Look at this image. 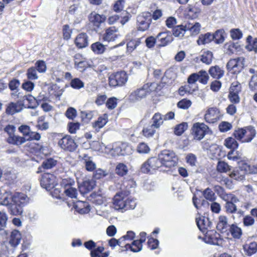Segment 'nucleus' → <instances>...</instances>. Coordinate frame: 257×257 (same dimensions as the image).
Instances as JSON below:
<instances>
[{
    "label": "nucleus",
    "instance_id": "f257e3e1",
    "mask_svg": "<svg viewBox=\"0 0 257 257\" xmlns=\"http://www.w3.org/2000/svg\"><path fill=\"white\" fill-rule=\"evenodd\" d=\"M220 189L222 190V193L219 194V197L225 201L224 208L226 212L228 213H235L237 211V206L235 204L239 201L238 198L233 194L226 193L221 188Z\"/></svg>",
    "mask_w": 257,
    "mask_h": 257
},
{
    "label": "nucleus",
    "instance_id": "f03ea898",
    "mask_svg": "<svg viewBox=\"0 0 257 257\" xmlns=\"http://www.w3.org/2000/svg\"><path fill=\"white\" fill-rule=\"evenodd\" d=\"M158 156L162 164L163 167L170 168L175 166L177 164L178 157L172 151L163 150L158 155Z\"/></svg>",
    "mask_w": 257,
    "mask_h": 257
},
{
    "label": "nucleus",
    "instance_id": "7ed1b4c3",
    "mask_svg": "<svg viewBox=\"0 0 257 257\" xmlns=\"http://www.w3.org/2000/svg\"><path fill=\"white\" fill-rule=\"evenodd\" d=\"M163 167L162 164L159 158L151 157L144 162L141 168V170L144 173L153 174L156 170Z\"/></svg>",
    "mask_w": 257,
    "mask_h": 257
},
{
    "label": "nucleus",
    "instance_id": "20e7f679",
    "mask_svg": "<svg viewBox=\"0 0 257 257\" xmlns=\"http://www.w3.org/2000/svg\"><path fill=\"white\" fill-rule=\"evenodd\" d=\"M128 80L126 73L123 71L111 74L108 78L109 84L112 87H120L124 85Z\"/></svg>",
    "mask_w": 257,
    "mask_h": 257
},
{
    "label": "nucleus",
    "instance_id": "39448f33",
    "mask_svg": "<svg viewBox=\"0 0 257 257\" xmlns=\"http://www.w3.org/2000/svg\"><path fill=\"white\" fill-rule=\"evenodd\" d=\"M245 65V59L243 57L230 59L226 65L227 69L233 74L240 72Z\"/></svg>",
    "mask_w": 257,
    "mask_h": 257
},
{
    "label": "nucleus",
    "instance_id": "423d86ee",
    "mask_svg": "<svg viewBox=\"0 0 257 257\" xmlns=\"http://www.w3.org/2000/svg\"><path fill=\"white\" fill-rule=\"evenodd\" d=\"M151 23L152 15L150 13H143L137 17V26L139 31H145L148 30Z\"/></svg>",
    "mask_w": 257,
    "mask_h": 257
},
{
    "label": "nucleus",
    "instance_id": "0eeeda50",
    "mask_svg": "<svg viewBox=\"0 0 257 257\" xmlns=\"http://www.w3.org/2000/svg\"><path fill=\"white\" fill-rule=\"evenodd\" d=\"M126 197L120 194H116L113 199V204L115 209L124 211L128 209H134L135 203L134 202L131 201V204L128 207L125 205L124 201Z\"/></svg>",
    "mask_w": 257,
    "mask_h": 257
},
{
    "label": "nucleus",
    "instance_id": "6e6552de",
    "mask_svg": "<svg viewBox=\"0 0 257 257\" xmlns=\"http://www.w3.org/2000/svg\"><path fill=\"white\" fill-rule=\"evenodd\" d=\"M192 131L194 139L201 140L204 138L205 134L208 133L209 129L208 126L204 123L197 122L194 124Z\"/></svg>",
    "mask_w": 257,
    "mask_h": 257
},
{
    "label": "nucleus",
    "instance_id": "1a4fd4ad",
    "mask_svg": "<svg viewBox=\"0 0 257 257\" xmlns=\"http://www.w3.org/2000/svg\"><path fill=\"white\" fill-rule=\"evenodd\" d=\"M40 184L43 188L50 191L57 185L56 177L51 174H44L42 176Z\"/></svg>",
    "mask_w": 257,
    "mask_h": 257
},
{
    "label": "nucleus",
    "instance_id": "9d476101",
    "mask_svg": "<svg viewBox=\"0 0 257 257\" xmlns=\"http://www.w3.org/2000/svg\"><path fill=\"white\" fill-rule=\"evenodd\" d=\"M60 148L65 151L73 152L77 148V145L70 136H65L58 142Z\"/></svg>",
    "mask_w": 257,
    "mask_h": 257
},
{
    "label": "nucleus",
    "instance_id": "9b49d317",
    "mask_svg": "<svg viewBox=\"0 0 257 257\" xmlns=\"http://www.w3.org/2000/svg\"><path fill=\"white\" fill-rule=\"evenodd\" d=\"M136 187V183L133 180H125L121 184L120 191L118 194H120L125 196L134 192Z\"/></svg>",
    "mask_w": 257,
    "mask_h": 257
},
{
    "label": "nucleus",
    "instance_id": "f8f14e48",
    "mask_svg": "<svg viewBox=\"0 0 257 257\" xmlns=\"http://www.w3.org/2000/svg\"><path fill=\"white\" fill-rule=\"evenodd\" d=\"M219 117L220 112L216 107L209 108L204 115L206 121L210 123H213L217 121Z\"/></svg>",
    "mask_w": 257,
    "mask_h": 257
},
{
    "label": "nucleus",
    "instance_id": "ddd939ff",
    "mask_svg": "<svg viewBox=\"0 0 257 257\" xmlns=\"http://www.w3.org/2000/svg\"><path fill=\"white\" fill-rule=\"evenodd\" d=\"M157 38L158 42H160L159 45L160 47L166 46L173 40L171 33L168 31L159 33L157 36Z\"/></svg>",
    "mask_w": 257,
    "mask_h": 257
},
{
    "label": "nucleus",
    "instance_id": "4468645a",
    "mask_svg": "<svg viewBox=\"0 0 257 257\" xmlns=\"http://www.w3.org/2000/svg\"><path fill=\"white\" fill-rule=\"evenodd\" d=\"M11 198L12 202L22 207L27 204L29 201V198L26 194L19 192H16L12 195Z\"/></svg>",
    "mask_w": 257,
    "mask_h": 257
},
{
    "label": "nucleus",
    "instance_id": "2eb2a0df",
    "mask_svg": "<svg viewBox=\"0 0 257 257\" xmlns=\"http://www.w3.org/2000/svg\"><path fill=\"white\" fill-rule=\"evenodd\" d=\"M149 93L148 88L143 87L132 92L130 95V98L132 101H136L145 98Z\"/></svg>",
    "mask_w": 257,
    "mask_h": 257
},
{
    "label": "nucleus",
    "instance_id": "dca6fc26",
    "mask_svg": "<svg viewBox=\"0 0 257 257\" xmlns=\"http://www.w3.org/2000/svg\"><path fill=\"white\" fill-rule=\"evenodd\" d=\"M118 29L115 27L107 28L103 35V40L107 42L115 41L118 38Z\"/></svg>",
    "mask_w": 257,
    "mask_h": 257
},
{
    "label": "nucleus",
    "instance_id": "f3484780",
    "mask_svg": "<svg viewBox=\"0 0 257 257\" xmlns=\"http://www.w3.org/2000/svg\"><path fill=\"white\" fill-rule=\"evenodd\" d=\"M106 19L105 15L98 14L95 12H92L89 16L90 23L97 28H99L100 25L105 22Z\"/></svg>",
    "mask_w": 257,
    "mask_h": 257
},
{
    "label": "nucleus",
    "instance_id": "a211bd4d",
    "mask_svg": "<svg viewBox=\"0 0 257 257\" xmlns=\"http://www.w3.org/2000/svg\"><path fill=\"white\" fill-rule=\"evenodd\" d=\"M75 44L79 48H83L88 45V36L86 33H81L77 35L75 40Z\"/></svg>",
    "mask_w": 257,
    "mask_h": 257
},
{
    "label": "nucleus",
    "instance_id": "6ab92c4d",
    "mask_svg": "<svg viewBox=\"0 0 257 257\" xmlns=\"http://www.w3.org/2000/svg\"><path fill=\"white\" fill-rule=\"evenodd\" d=\"M229 226L227 217L224 215H220L218 218V221L216 225L217 229L222 232H224Z\"/></svg>",
    "mask_w": 257,
    "mask_h": 257
},
{
    "label": "nucleus",
    "instance_id": "aec40b11",
    "mask_svg": "<svg viewBox=\"0 0 257 257\" xmlns=\"http://www.w3.org/2000/svg\"><path fill=\"white\" fill-rule=\"evenodd\" d=\"M256 135V131L254 127L248 126L245 127V136L243 143H249Z\"/></svg>",
    "mask_w": 257,
    "mask_h": 257
},
{
    "label": "nucleus",
    "instance_id": "412c9836",
    "mask_svg": "<svg viewBox=\"0 0 257 257\" xmlns=\"http://www.w3.org/2000/svg\"><path fill=\"white\" fill-rule=\"evenodd\" d=\"M21 239V233L17 230H14L12 231L10 235L9 243L14 247H16L20 244Z\"/></svg>",
    "mask_w": 257,
    "mask_h": 257
},
{
    "label": "nucleus",
    "instance_id": "4be33fe9",
    "mask_svg": "<svg viewBox=\"0 0 257 257\" xmlns=\"http://www.w3.org/2000/svg\"><path fill=\"white\" fill-rule=\"evenodd\" d=\"M76 210L81 214L87 213L90 211L88 202L78 201L74 205Z\"/></svg>",
    "mask_w": 257,
    "mask_h": 257
},
{
    "label": "nucleus",
    "instance_id": "5701e85b",
    "mask_svg": "<svg viewBox=\"0 0 257 257\" xmlns=\"http://www.w3.org/2000/svg\"><path fill=\"white\" fill-rule=\"evenodd\" d=\"M209 73L214 78L219 79L223 77L224 71L218 66L216 65L210 67Z\"/></svg>",
    "mask_w": 257,
    "mask_h": 257
},
{
    "label": "nucleus",
    "instance_id": "b1692460",
    "mask_svg": "<svg viewBox=\"0 0 257 257\" xmlns=\"http://www.w3.org/2000/svg\"><path fill=\"white\" fill-rule=\"evenodd\" d=\"M186 29L190 32V35H196L200 31L201 25L198 22L189 23L186 25Z\"/></svg>",
    "mask_w": 257,
    "mask_h": 257
},
{
    "label": "nucleus",
    "instance_id": "393cba45",
    "mask_svg": "<svg viewBox=\"0 0 257 257\" xmlns=\"http://www.w3.org/2000/svg\"><path fill=\"white\" fill-rule=\"evenodd\" d=\"M213 40V34L207 33L199 35L197 43L198 45H205Z\"/></svg>",
    "mask_w": 257,
    "mask_h": 257
},
{
    "label": "nucleus",
    "instance_id": "a878e982",
    "mask_svg": "<svg viewBox=\"0 0 257 257\" xmlns=\"http://www.w3.org/2000/svg\"><path fill=\"white\" fill-rule=\"evenodd\" d=\"M219 234L213 231H207L205 235V239H208L205 241L208 243L212 244H218V238L219 237Z\"/></svg>",
    "mask_w": 257,
    "mask_h": 257
},
{
    "label": "nucleus",
    "instance_id": "bb28decb",
    "mask_svg": "<svg viewBox=\"0 0 257 257\" xmlns=\"http://www.w3.org/2000/svg\"><path fill=\"white\" fill-rule=\"evenodd\" d=\"M83 164L85 169L88 171H93L96 169V164L92 161V159L87 155H85L83 158Z\"/></svg>",
    "mask_w": 257,
    "mask_h": 257
},
{
    "label": "nucleus",
    "instance_id": "cd10ccee",
    "mask_svg": "<svg viewBox=\"0 0 257 257\" xmlns=\"http://www.w3.org/2000/svg\"><path fill=\"white\" fill-rule=\"evenodd\" d=\"M152 123L153 126H155L156 128H159L161 125L163 124L164 121L163 115L161 114L159 112L155 113L152 118Z\"/></svg>",
    "mask_w": 257,
    "mask_h": 257
},
{
    "label": "nucleus",
    "instance_id": "c85d7f7f",
    "mask_svg": "<svg viewBox=\"0 0 257 257\" xmlns=\"http://www.w3.org/2000/svg\"><path fill=\"white\" fill-rule=\"evenodd\" d=\"M108 120L107 115L104 114L102 116L99 117L97 120L93 123V126L98 131L99 130L103 127L107 123Z\"/></svg>",
    "mask_w": 257,
    "mask_h": 257
},
{
    "label": "nucleus",
    "instance_id": "c756f323",
    "mask_svg": "<svg viewBox=\"0 0 257 257\" xmlns=\"http://www.w3.org/2000/svg\"><path fill=\"white\" fill-rule=\"evenodd\" d=\"M196 221L197 226L203 232H205L209 226L208 218H205L204 217L196 218Z\"/></svg>",
    "mask_w": 257,
    "mask_h": 257
},
{
    "label": "nucleus",
    "instance_id": "7c9ffc66",
    "mask_svg": "<svg viewBox=\"0 0 257 257\" xmlns=\"http://www.w3.org/2000/svg\"><path fill=\"white\" fill-rule=\"evenodd\" d=\"M243 248L245 253L250 256L257 251V243L255 242H250L243 245Z\"/></svg>",
    "mask_w": 257,
    "mask_h": 257
},
{
    "label": "nucleus",
    "instance_id": "2f4dec72",
    "mask_svg": "<svg viewBox=\"0 0 257 257\" xmlns=\"http://www.w3.org/2000/svg\"><path fill=\"white\" fill-rule=\"evenodd\" d=\"M225 35V33L223 30H218L213 34V40H214L216 44L222 43L224 41Z\"/></svg>",
    "mask_w": 257,
    "mask_h": 257
},
{
    "label": "nucleus",
    "instance_id": "473e14b6",
    "mask_svg": "<svg viewBox=\"0 0 257 257\" xmlns=\"http://www.w3.org/2000/svg\"><path fill=\"white\" fill-rule=\"evenodd\" d=\"M126 249L130 248L133 252H139L142 249V244L138 240H134L131 244L125 243Z\"/></svg>",
    "mask_w": 257,
    "mask_h": 257
},
{
    "label": "nucleus",
    "instance_id": "72a5a7b5",
    "mask_svg": "<svg viewBox=\"0 0 257 257\" xmlns=\"http://www.w3.org/2000/svg\"><path fill=\"white\" fill-rule=\"evenodd\" d=\"M10 213L13 215H21L23 213V207L12 202L8 207Z\"/></svg>",
    "mask_w": 257,
    "mask_h": 257
},
{
    "label": "nucleus",
    "instance_id": "f704fd0d",
    "mask_svg": "<svg viewBox=\"0 0 257 257\" xmlns=\"http://www.w3.org/2000/svg\"><path fill=\"white\" fill-rule=\"evenodd\" d=\"M186 32V25L185 26L182 25L176 26L173 29V35L180 38L183 37Z\"/></svg>",
    "mask_w": 257,
    "mask_h": 257
},
{
    "label": "nucleus",
    "instance_id": "c9c22d12",
    "mask_svg": "<svg viewBox=\"0 0 257 257\" xmlns=\"http://www.w3.org/2000/svg\"><path fill=\"white\" fill-rule=\"evenodd\" d=\"M26 138L15 136L14 135L13 136H11V137H9L8 138V142L9 143L18 146L23 144L26 142Z\"/></svg>",
    "mask_w": 257,
    "mask_h": 257
},
{
    "label": "nucleus",
    "instance_id": "e433bc0d",
    "mask_svg": "<svg viewBox=\"0 0 257 257\" xmlns=\"http://www.w3.org/2000/svg\"><path fill=\"white\" fill-rule=\"evenodd\" d=\"M249 73L253 74L249 82V86L251 88H255L257 87V66H254L249 69Z\"/></svg>",
    "mask_w": 257,
    "mask_h": 257
},
{
    "label": "nucleus",
    "instance_id": "4c0bfd02",
    "mask_svg": "<svg viewBox=\"0 0 257 257\" xmlns=\"http://www.w3.org/2000/svg\"><path fill=\"white\" fill-rule=\"evenodd\" d=\"M229 232L234 238L239 239L242 235V230L237 225L232 224L229 226Z\"/></svg>",
    "mask_w": 257,
    "mask_h": 257
},
{
    "label": "nucleus",
    "instance_id": "58836bf2",
    "mask_svg": "<svg viewBox=\"0 0 257 257\" xmlns=\"http://www.w3.org/2000/svg\"><path fill=\"white\" fill-rule=\"evenodd\" d=\"M22 109L21 105L18 103H11L6 109V112L9 114H14L20 111Z\"/></svg>",
    "mask_w": 257,
    "mask_h": 257
},
{
    "label": "nucleus",
    "instance_id": "ea45409f",
    "mask_svg": "<svg viewBox=\"0 0 257 257\" xmlns=\"http://www.w3.org/2000/svg\"><path fill=\"white\" fill-rule=\"evenodd\" d=\"M224 145L228 149L234 150L238 147V144L234 138L228 137L224 141Z\"/></svg>",
    "mask_w": 257,
    "mask_h": 257
},
{
    "label": "nucleus",
    "instance_id": "a19ab883",
    "mask_svg": "<svg viewBox=\"0 0 257 257\" xmlns=\"http://www.w3.org/2000/svg\"><path fill=\"white\" fill-rule=\"evenodd\" d=\"M81 57V56L79 54H76L74 56V65L80 71L84 70L87 66V63L86 61L83 60L78 61L77 60V59H79Z\"/></svg>",
    "mask_w": 257,
    "mask_h": 257
},
{
    "label": "nucleus",
    "instance_id": "79ce46f5",
    "mask_svg": "<svg viewBox=\"0 0 257 257\" xmlns=\"http://www.w3.org/2000/svg\"><path fill=\"white\" fill-rule=\"evenodd\" d=\"M91 48L96 54H102L106 49L105 46L99 42L92 44L91 46Z\"/></svg>",
    "mask_w": 257,
    "mask_h": 257
},
{
    "label": "nucleus",
    "instance_id": "37998d69",
    "mask_svg": "<svg viewBox=\"0 0 257 257\" xmlns=\"http://www.w3.org/2000/svg\"><path fill=\"white\" fill-rule=\"evenodd\" d=\"M244 172L242 170L236 169L234 170L229 175L230 178L237 180L241 181L244 179Z\"/></svg>",
    "mask_w": 257,
    "mask_h": 257
},
{
    "label": "nucleus",
    "instance_id": "c03bdc74",
    "mask_svg": "<svg viewBox=\"0 0 257 257\" xmlns=\"http://www.w3.org/2000/svg\"><path fill=\"white\" fill-rule=\"evenodd\" d=\"M216 169L218 172L226 173L230 170L231 167L224 161H219L217 165Z\"/></svg>",
    "mask_w": 257,
    "mask_h": 257
},
{
    "label": "nucleus",
    "instance_id": "a18cd8bd",
    "mask_svg": "<svg viewBox=\"0 0 257 257\" xmlns=\"http://www.w3.org/2000/svg\"><path fill=\"white\" fill-rule=\"evenodd\" d=\"M115 171L118 175L123 176L127 173L128 169L125 164L120 163L116 165Z\"/></svg>",
    "mask_w": 257,
    "mask_h": 257
},
{
    "label": "nucleus",
    "instance_id": "49530a36",
    "mask_svg": "<svg viewBox=\"0 0 257 257\" xmlns=\"http://www.w3.org/2000/svg\"><path fill=\"white\" fill-rule=\"evenodd\" d=\"M213 56V53L211 51L204 52L201 55V61L206 64L209 65L212 61Z\"/></svg>",
    "mask_w": 257,
    "mask_h": 257
},
{
    "label": "nucleus",
    "instance_id": "de8ad7c7",
    "mask_svg": "<svg viewBox=\"0 0 257 257\" xmlns=\"http://www.w3.org/2000/svg\"><path fill=\"white\" fill-rule=\"evenodd\" d=\"M143 135L147 138H152L156 133V127L152 124L144 127L143 130Z\"/></svg>",
    "mask_w": 257,
    "mask_h": 257
},
{
    "label": "nucleus",
    "instance_id": "09e8293b",
    "mask_svg": "<svg viewBox=\"0 0 257 257\" xmlns=\"http://www.w3.org/2000/svg\"><path fill=\"white\" fill-rule=\"evenodd\" d=\"M143 38H137L129 41L127 43V48L128 51H132L135 50L141 43Z\"/></svg>",
    "mask_w": 257,
    "mask_h": 257
},
{
    "label": "nucleus",
    "instance_id": "8fccbe9b",
    "mask_svg": "<svg viewBox=\"0 0 257 257\" xmlns=\"http://www.w3.org/2000/svg\"><path fill=\"white\" fill-rule=\"evenodd\" d=\"M203 194L204 198L210 201H214L216 199L214 192L209 188L204 190Z\"/></svg>",
    "mask_w": 257,
    "mask_h": 257
},
{
    "label": "nucleus",
    "instance_id": "3c124183",
    "mask_svg": "<svg viewBox=\"0 0 257 257\" xmlns=\"http://www.w3.org/2000/svg\"><path fill=\"white\" fill-rule=\"evenodd\" d=\"M187 123L182 122L176 126L174 128V133L177 136H180L187 129Z\"/></svg>",
    "mask_w": 257,
    "mask_h": 257
},
{
    "label": "nucleus",
    "instance_id": "603ef678",
    "mask_svg": "<svg viewBox=\"0 0 257 257\" xmlns=\"http://www.w3.org/2000/svg\"><path fill=\"white\" fill-rule=\"evenodd\" d=\"M23 100H27L29 104L28 105L29 108H34L37 106V102L35 98L31 95H24L23 97Z\"/></svg>",
    "mask_w": 257,
    "mask_h": 257
},
{
    "label": "nucleus",
    "instance_id": "864d4df0",
    "mask_svg": "<svg viewBox=\"0 0 257 257\" xmlns=\"http://www.w3.org/2000/svg\"><path fill=\"white\" fill-rule=\"evenodd\" d=\"M233 136L235 139L243 143L245 136V128H238L234 131Z\"/></svg>",
    "mask_w": 257,
    "mask_h": 257
},
{
    "label": "nucleus",
    "instance_id": "5fc2aeb1",
    "mask_svg": "<svg viewBox=\"0 0 257 257\" xmlns=\"http://www.w3.org/2000/svg\"><path fill=\"white\" fill-rule=\"evenodd\" d=\"M34 67H35L37 71L39 73H45L47 70L46 63L43 60L37 61Z\"/></svg>",
    "mask_w": 257,
    "mask_h": 257
},
{
    "label": "nucleus",
    "instance_id": "6e6d98bb",
    "mask_svg": "<svg viewBox=\"0 0 257 257\" xmlns=\"http://www.w3.org/2000/svg\"><path fill=\"white\" fill-rule=\"evenodd\" d=\"M70 85L74 89H80L84 87V83L80 79L75 78L71 80Z\"/></svg>",
    "mask_w": 257,
    "mask_h": 257
},
{
    "label": "nucleus",
    "instance_id": "4d7b16f0",
    "mask_svg": "<svg viewBox=\"0 0 257 257\" xmlns=\"http://www.w3.org/2000/svg\"><path fill=\"white\" fill-rule=\"evenodd\" d=\"M198 75V81L204 84H207L209 76L206 72V71L204 70H201L197 73Z\"/></svg>",
    "mask_w": 257,
    "mask_h": 257
},
{
    "label": "nucleus",
    "instance_id": "13d9d810",
    "mask_svg": "<svg viewBox=\"0 0 257 257\" xmlns=\"http://www.w3.org/2000/svg\"><path fill=\"white\" fill-rule=\"evenodd\" d=\"M27 77L30 80H36L38 78L37 71L36 68L32 67L29 68L27 72Z\"/></svg>",
    "mask_w": 257,
    "mask_h": 257
},
{
    "label": "nucleus",
    "instance_id": "bf43d9fd",
    "mask_svg": "<svg viewBox=\"0 0 257 257\" xmlns=\"http://www.w3.org/2000/svg\"><path fill=\"white\" fill-rule=\"evenodd\" d=\"M56 165V161L53 159L50 158L44 161L42 164V167L46 169H50Z\"/></svg>",
    "mask_w": 257,
    "mask_h": 257
},
{
    "label": "nucleus",
    "instance_id": "052dcab7",
    "mask_svg": "<svg viewBox=\"0 0 257 257\" xmlns=\"http://www.w3.org/2000/svg\"><path fill=\"white\" fill-rule=\"evenodd\" d=\"M192 102L187 99H183L177 103V106L181 109H187L191 106Z\"/></svg>",
    "mask_w": 257,
    "mask_h": 257
},
{
    "label": "nucleus",
    "instance_id": "680f3d73",
    "mask_svg": "<svg viewBox=\"0 0 257 257\" xmlns=\"http://www.w3.org/2000/svg\"><path fill=\"white\" fill-rule=\"evenodd\" d=\"M137 151L140 154H148L150 152V149L147 144L141 143L137 147Z\"/></svg>",
    "mask_w": 257,
    "mask_h": 257
},
{
    "label": "nucleus",
    "instance_id": "e2e57ef3",
    "mask_svg": "<svg viewBox=\"0 0 257 257\" xmlns=\"http://www.w3.org/2000/svg\"><path fill=\"white\" fill-rule=\"evenodd\" d=\"M108 173L101 169H97L93 173V178L94 179H100L107 176Z\"/></svg>",
    "mask_w": 257,
    "mask_h": 257
},
{
    "label": "nucleus",
    "instance_id": "0e129e2a",
    "mask_svg": "<svg viewBox=\"0 0 257 257\" xmlns=\"http://www.w3.org/2000/svg\"><path fill=\"white\" fill-rule=\"evenodd\" d=\"M64 192L66 196L70 198H73L77 197V190L72 186L66 188V189L64 190Z\"/></svg>",
    "mask_w": 257,
    "mask_h": 257
},
{
    "label": "nucleus",
    "instance_id": "69168bd1",
    "mask_svg": "<svg viewBox=\"0 0 257 257\" xmlns=\"http://www.w3.org/2000/svg\"><path fill=\"white\" fill-rule=\"evenodd\" d=\"M110 153L113 156H119V155H123V153L119 146L117 144H115L113 145L112 148L110 150Z\"/></svg>",
    "mask_w": 257,
    "mask_h": 257
},
{
    "label": "nucleus",
    "instance_id": "338daca9",
    "mask_svg": "<svg viewBox=\"0 0 257 257\" xmlns=\"http://www.w3.org/2000/svg\"><path fill=\"white\" fill-rule=\"evenodd\" d=\"M81 116L82 120L85 122L87 123L92 118L93 114L92 111H84L81 112Z\"/></svg>",
    "mask_w": 257,
    "mask_h": 257
},
{
    "label": "nucleus",
    "instance_id": "774afa93",
    "mask_svg": "<svg viewBox=\"0 0 257 257\" xmlns=\"http://www.w3.org/2000/svg\"><path fill=\"white\" fill-rule=\"evenodd\" d=\"M104 248L103 246L97 247L90 252L91 257H102V252Z\"/></svg>",
    "mask_w": 257,
    "mask_h": 257
}]
</instances>
